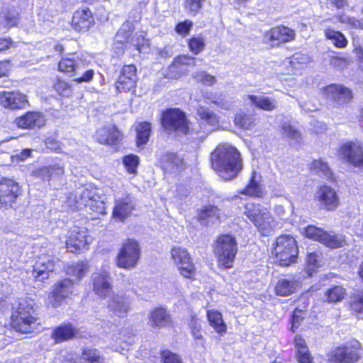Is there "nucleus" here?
I'll return each instance as SVG.
<instances>
[{
  "mask_svg": "<svg viewBox=\"0 0 363 363\" xmlns=\"http://www.w3.org/2000/svg\"><path fill=\"white\" fill-rule=\"evenodd\" d=\"M210 163L211 168L225 181L237 177L244 167L240 150L225 142L219 143L211 152Z\"/></svg>",
  "mask_w": 363,
  "mask_h": 363,
  "instance_id": "f257e3e1",
  "label": "nucleus"
},
{
  "mask_svg": "<svg viewBox=\"0 0 363 363\" xmlns=\"http://www.w3.org/2000/svg\"><path fill=\"white\" fill-rule=\"evenodd\" d=\"M8 327L20 335H33L41 327L40 318L35 306L27 301L18 302L11 308Z\"/></svg>",
  "mask_w": 363,
  "mask_h": 363,
  "instance_id": "f03ea898",
  "label": "nucleus"
},
{
  "mask_svg": "<svg viewBox=\"0 0 363 363\" xmlns=\"http://www.w3.org/2000/svg\"><path fill=\"white\" fill-rule=\"evenodd\" d=\"M113 287L111 275L107 271H100L94 275L92 278L94 293L100 298L109 297L108 308L116 316L123 318L125 316L130 307L121 296L113 293Z\"/></svg>",
  "mask_w": 363,
  "mask_h": 363,
  "instance_id": "7ed1b4c3",
  "label": "nucleus"
},
{
  "mask_svg": "<svg viewBox=\"0 0 363 363\" xmlns=\"http://www.w3.org/2000/svg\"><path fill=\"white\" fill-rule=\"evenodd\" d=\"M212 247L218 269H233L239 251L236 237L228 233H220L215 238Z\"/></svg>",
  "mask_w": 363,
  "mask_h": 363,
  "instance_id": "20e7f679",
  "label": "nucleus"
},
{
  "mask_svg": "<svg viewBox=\"0 0 363 363\" xmlns=\"http://www.w3.org/2000/svg\"><path fill=\"white\" fill-rule=\"evenodd\" d=\"M160 124L167 135H188L193 133L191 122L185 111L179 108H167L161 111Z\"/></svg>",
  "mask_w": 363,
  "mask_h": 363,
  "instance_id": "39448f33",
  "label": "nucleus"
},
{
  "mask_svg": "<svg viewBox=\"0 0 363 363\" xmlns=\"http://www.w3.org/2000/svg\"><path fill=\"white\" fill-rule=\"evenodd\" d=\"M299 256L298 241L289 234L278 235L272 244L271 257L281 267H289L297 263Z\"/></svg>",
  "mask_w": 363,
  "mask_h": 363,
  "instance_id": "423d86ee",
  "label": "nucleus"
},
{
  "mask_svg": "<svg viewBox=\"0 0 363 363\" xmlns=\"http://www.w3.org/2000/svg\"><path fill=\"white\" fill-rule=\"evenodd\" d=\"M244 213L262 235H269L278 225L270 210L266 207H261L259 203H245Z\"/></svg>",
  "mask_w": 363,
  "mask_h": 363,
  "instance_id": "0eeeda50",
  "label": "nucleus"
},
{
  "mask_svg": "<svg viewBox=\"0 0 363 363\" xmlns=\"http://www.w3.org/2000/svg\"><path fill=\"white\" fill-rule=\"evenodd\" d=\"M362 356L363 346L356 339L332 348L326 355L329 363H357Z\"/></svg>",
  "mask_w": 363,
  "mask_h": 363,
  "instance_id": "6e6552de",
  "label": "nucleus"
},
{
  "mask_svg": "<svg viewBox=\"0 0 363 363\" xmlns=\"http://www.w3.org/2000/svg\"><path fill=\"white\" fill-rule=\"evenodd\" d=\"M170 257L180 276L183 279L194 281L198 276V269L194 258L185 247L174 245L170 250Z\"/></svg>",
  "mask_w": 363,
  "mask_h": 363,
  "instance_id": "1a4fd4ad",
  "label": "nucleus"
},
{
  "mask_svg": "<svg viewBox=\"0 0 363 363\" xmlns=\"http://www.w3.org/2000/svg\"><path fill=\"white\" fill-rule=\"evenodd\" d=\"M141 247L139 241L127 238L122 242L115 258L116 264L120 269H134L141 257Z\"/></svg>",
  "mask_w": 363,
  "mask_h": 363,
  "instance_id": "9d476101",
  "label": "nucleus"
},
{
  "mask_svg": "<svg viewBox=\"0 0 363 363\" xmlns=\"http://www.w3.org/2000/svg\"><path fill=\"white\" fill-rule=\"evenodd\" d=\"M336 153L342 162L363 169V142L360 140H346L340 143Z\"/></svg>",
  "mask_w": 363,
  "mask_h": 363,
  "instance_id": "9b49d317",
  "label": "nucleus"
},
{
  "mask_svg": "<svg viewBox=\"0 0 363 363\" xmlns=\"http://www.w3.org/2000/svg\"><path fill=\"white\" fill-rule=\"evenodd\" d=\"M74 282L70 278H60L54 282L48 294V304L52 308L60 307L74 296Z\"/></svg>",
  "mask_w": 363,
  "mask_h": 363,
  "instance_id": "f8f14e48",
  "label": "nucleus"
},
{
  "mask_svg": "<svg viewBox=\"0 0 363 363\" xmlns=\"http://www.w3.org/2000/svg\"><path fill=\"white\" fill-rule=\"evenodd\" d=\"M135 30V27L133 23L130 21H125L117 30L114 37L113 46L115 49L119 50V54L122 55L124 53L128 43L133 45L137 50L140 51L143 45L140 40L143 42L145 38L143 35H138L136 36L135 43H133L135 39L133 35Z\"/></svg>",
  "mask_w": 363,
  "mask_h": 363,
  "instance_id": "ddd939ff",
  "label": "nucleus"
},
{
  "mask_svg": "<svg viewBox=\"0 0 363 363\" xmlns=\"http://www.w3.org/2000/svg\"><path fill=\"white\" fill-rule=\"evenodd\" d=\"M19 183L12 177H0V208H12L22 194Z\"/></svg>",
  "mask_w": 363,
  "mask_h": 363,
  "instance_id": "4468645a",
  "label": "nucleus"
},
{
  "mask_svg": "<svg viewBox=\"0 0 363 363\" xmlns=\"http://www.w3.org/2000/svg\"><path fill=\"white\" fill-rule=\"evenodd\" d=\"M296 38V30L284 25L273 26L263 34L264 42L269 44L271 48H277L291 43Z\"/></svg>",
  "mask_w": 363,
  "mask_h": 363,
  "instance_id": "2eb2a0df",
  "label": "nucleus"
},
{
  "mask_svg": "<svg viewBox=\"0 0 363 363\" xmlns=\"http://www.w3.org/2000/svg\"><path fill=\"white\" fill-rule=\"evenodd\" d=\"M138 79L136 66L133 63L123 65L114 84L116 91L118 94L135 91Z\"/></svg>",
  "mask_w": 363,
  "mask_h": 363,
  "instance_id": "dca6fc26",
  "label": "nucleus"
},
{
  "mask_svg": "<svg viewBox=\"0 0 363 363\" xmlns=\"http://www.w3.org/2000/svg\"><path fill=\"white\" fill-rule=\"evenodd\" d=\"M69 24L78 33H87L96 26L95 15L89 8L79 7L73 12Z\"/></svg>",
  "mask_w": 363,
  "mask_h": 363,
  "instance_id": "f3484780",
  "label": "nucleus"
},
{
  "mask_svg": "<svg viewBox=\"0 0 363 363\" xmlns=\"http://www.w3.org/2000/svg\"><path fill=\"white\" fill-rule=\"evenodd\" d=\"M88 231L84 227L74 225L69 228L65 240V247L69 253H79L88 247Z\"/></svg>",
  "mask_w": 363,
  "mask_h": 363,
  "instance_id": "a211bd4d",
  "label": "nucleus"
},
{
  "mask_svg": "<svg viewBox=\"0 0 363 363\" xmlns=\"http://www.w3.org/2000/svg\"><path fill=\"white\" fill-rule=\"evenodd\" d=\"M302 284L296 275L285 274L278 278L274 285V293L277 297H290L296 294Z\"/></svg>",
  "mask_w": 363,
  "mask_h": 363,
  "instance_id": "6ab92c4d",
  "label": "nucleus"
},
{
  "mask_svg": "<svg viewBox=\"0 0 363 363\" xmlns=\"http://www.w3.org/2000/svg\"><path fill=\"white\" fill-rule=\"evenodd\" d=\"M322 93L339 106L348 104L354 99L352 90L341 84H329L322 88Z\"/></svg>",
  "mask_w": 363,
  "mask_h": 363,
  "instance_id": "aec40b11",
  "label": "nucleus"
},
{
  "mask_svg": "<svg viewBox=\"0 0 363 363\" xmlns=\"http://www.w3.org/2000/svg\"><path fill=\"white\" fill-rule=\"evenodd\" d=\"M0 106L8 110L19 111L29 106L28 96L19 90L1 91Z\"/></svg>",
  "mask_w": 363,
  "mask_h": 363,
  "instance_id": "412c9836",
  "label": "nucleus"
},
{
  "mask_svg": "<svg viewBox=\"0 0 363 363\" xmlns=\"http://www.w3.org/2000/svg\"><path fill=\"white\" fill-rule=\"evenodd\" d=\"M65 174V164L59 157L54 159L52 164L40 166L33 172V175L44 181L61 179Z\"/></svg>",
  "mask_w": 363,
  "mask_h": 363,
  "instance_id": "4be33fe9",
  "label": "nucleus"
},
{
  "mask_svg": "<svg viewBox=\"0 0 363 363\" xmlns=\"http://www.w3.org/2000/svg\"><path fill=\"white\" fill-rule=\"evenodd\" d=\"M195 64L194 57L187 54L177 55L168 66L164 77L169 79H178L186 74L189 67L194 66Z\"/></svg>",
  "mask_w": 363,
  "mask_h": 363,
  "instance_id": "5701e85b",
  "label": "nucleus"
},
{
  "mask_svg": "<svg viewBox=\"0 0 363 363\" xmlns=\"http://www.w3.org/2000/svg\"><path fill=\"white\" fill-rule=\"evenodd\" d=\"M315 199L319 203L320 208L333 211L340 206V197L335 190L330 185L322 184L318 186Z\"/></svg>",
  "mask_w": 363,
  "mask_h": 363,
  "instance_id": "b1692460",
  "label": "nucleus"
},
{
  "mask_svg": "<svg viewBox=\"0 0 363 363\" xmlns=\"http://www.w3.org/2000/svg\"><path fill=\"white\" fill-rule=\"evenodd\" d=\"M123 137V133L116 124L104 125L98 128L94 134V139L98 143L107 146L119 145Z\"/></svg>",
  "mask_w": 363,
  "mask_h": 363,
  "instance_id": "393cba45",
  "label": "nucleus"
},
{
  "mask_svg": "<svg viewBox=\"0 0 363 363\" xmlns=\"http://www.w3.org/2000/svg\"><path fill=\"white\" fill-rule=\"evenodd\" d=\"M79 337V328L70 322H65L55 326L50 333V338L55 345L68 342Z\"/></svg>",
  "mask_w": 363,
  "mask_h": 363,
  "instance_id": "a878e982",
  "label": "nucleus"
},
{
  "mask_svg": "<svg viewBox=\"0 0 363 363\" xmlns=\"http://www.w3.org/2000/svg\"><path fill=\"white\" fill-rule=\"evenodd\" d=\"M14 123L22 130L39 129L45 125V118L43 113L38 111H28L17 116Z\"/></svg>",
  "mask_w": 363,
  "mask_h": 363,
  "instance_id": "bb28decb",
  "label": "nucleus"
},
{
  "mask_svg": "<svg viewBox=\"0 0 363 363\" xmlns=\"http://www.w3.org/2000/svg\"><path fill=\"white\" fill-rule=\"evenodd\" d=\"M295 348L294 357L297 363H316L306 340L301 335H296L293 341Z\"/></svg>",
  "mask_w": 363,
  "mask_h": 363,
  "instance_id": "cd10ccee",
  "label": "nucleus"
},
{
  "mask_svg": "<svg viewBox=\"0 0 363 363\" xmlns=\"http://www.w3.org/2000/svg\"><path fill=\"white\" fill-rule=\"evenodd\" d=\"M55 269V262L54 259L39 258L33 265L31 270L33 280L43 283L45 280L49 279L50 274L53 272Z\"/></svg>",
  "mask_w": 363,
  "mask_h": 363,
  "instance_id": "c85d7f7f",
  "label": "nucleus"
},
{
  "mask_svg": "<svg viewBox=\"0 0 363 363\" xmlns=\"http://www.w3.org/2000/svg\"><path fill=\"white\" fill-rule=\"evenodd\" d=\"M135 209L133 198L130 194L125 195L115 200V205L112 211V217L123 221L125 220Z\"/></svg>",
  "mask_w": 363,
  "mask_h": 363,
  "instance_id": "c756f323",
  "label": "nucleus"
},
{
  "mask_svg": "<svg viewBox=\"0 0 363 363\" xmlns=\"http://www.w3.org/2000/svg\"><path fill=\"white\" fill-rule=\"evenodd\" d=\"M150 325L155 329L172 328L174 321L167 311L163 307H157L151 311L149 316Z\"/></svg>",
  "mask_w": 363,
  "mask_h": 363,
  "instance_id": "7c9ffc66",
  "label": "nucleus"
},
{
  "mask_svg": "<svg viewBox=\"0 0 363 363\" xmlns=\"http://www.w3.org/2000/svg\"><path fill=\"white\" fill-rule=\"evenodd\" d=\"M238 192L251 198H262L265 195V189L264 185L256 179V174L254 172L247 184Z\"/></svg>",
  "mask_w": 363,
  "mask_h": 363,
  "instance_id": "2f4dec72",
  "label": "nucleus"
},
{
  "mask_svg": "<svg viewBox=\"0 0 363 363\" xmlns=\"http://www.w3.org/2000/svg\"><path fill=\"white\" fill-rule=\"evenodd\" d=\"M57 69L65 77H73L78 72L77 60L70 55H64L57 62Z\"/></svg>",
  "mask_w": 363,
  "mask_h": 363,
  "instance_id": "473e14b6",
  "label": "nucleus"
},
{
  "mask_svg": "<svg viewBox=\"0 0 363 363\" xmlns=\"http://www.w3.org/2000/svg\"><path fill=\"white\" fill-rule=\"evenodd\" d=\"M89 270V265L87 261H77L68 264L65 267V273L69 277H72V280L79 281L84 278Z\"/></svg>",
  "mask_w": 363,
  "mask_h": 363,
  "instance_id": "72a5a7b5",
  "label": "nucleus"
},
{
  "mask_svg": "<svg viewBox=\"0 0 363 363\" xmlns=\"http://www.w3.org/2000/svg\"><path fill=\"white\" fill-rule=\"evenodd\" d=\"M323 302L336 305L341 303L347 297V289L342 285H332L323 292Z\"/></svg>",
  "mask_w": 363,
  "mask_h": 363,
  "instance_id": "f704fd0d",
  "label": "nucleus"
},
{
  "mask_svg": "<svg viewBox=\"0 0 363 363\" xmlns=\"http://www.w3.org/2000/svg\"><path fill=\"white\" fill-rule=\"evenodd\" d=\"M209 325L220 335L227 333V325L225 324L222 313L217 310H208L206 313Z\"/></svg>",
  "mask_w": 363,
  "mask_h": 363,
  "instance_id": "c9c22d12",
  "label": "nucleus"
},
{
  "mask_svg": "<svg viewBox=\"0 0 363 363\" xmlns=\"http://www.w3.org/2000/svg\"><path fill=\"white\" fill-rule=\"evenodd\" d=\"M220 209L216 205H205L197 211L196 219L204 224H208L211 219L220 220Z\"/></svg>",
  "mask_w": 363,
  "mask_h": 363,
  "instance_id": "e433bc0d",
  "label": "nucleus"
},
{
  "mask_svg": "<svg viewBox=\"0 0 363 363\" xmlns=\"http://www.w3.org/2000/svg\"><path fill=\"white\" fill-rule=\"evenodd\" d=\"M152 123L150 121H144L135 124V143L138 147L147 143L152 134Z\"/></svg>",
  "mask_w": 363,
  "mask_h": 363,
  "instance_id": "4c0bfd02",
  "label": "nucleus"
},
{
  "mask_svg": "<svg viewBox=\"0 0 363 363\" xmlns=\"http://www.w3.org/2000/svg\"><path fill=\"white\" fill-rule=\"evenodd\" d=\"M233 122L237 128L248 130L255 127L256 118L253 113L240 110L235 114Z\"/></svg>",
  "mask_w": 363,
  "mask_h": 363,
  "instance_id": "58836bf2",
  "label": "nucleus"
},
{
  "mask_svg": "<svg viewBox=\"0 0 363 363\" xmlns=\"http://www.w3.org/2000/svg\"><path fill=\"white\" fill-rule=\"evenodd\" d=\"M308 315V303L303 308L296 307L292 312L290 318V329L293 333H296Z\"/></svg>",
  "mask_w": 363,
  "mask_h": 363,
  "instance_id": "ea45409f",
  "label": "nucleus"
},
{
  "mask_svg": "<svg viewBox=\"0 0 363 363\" xmlns=\"http://www.w3.org/2000/svg\"><path fill=\"white\" fill-rule=\"evenodd\" d=\"M247 97L250 101L251 104L259 109L272 111L277 108V102L274 99L265 96H258L254 94H249Z\"/></svg>",
  "mask_w": 363,
  "mask_h": 363,
  "instance_id": "a19ab883",
  "label": "nucleus"
},
{
  "mask_svg": "<svg viewBox=\"0 0 363 363\" xmlns=\"http://www.w3.org/2000/svg\"><path fill=\"white\" fill-rule=\"evenodd\" d=\"M320 243L329 248L335 249L345 245L347 244V240L345 239V235L343 234L325 230Z\"/></svg>",
  "mask_w": 363,
  "mask_h": 363,
  "instance_id": "79ce46f5",
  "label": "nucleus"
},
{
  "mask_svg": "<svg viewBox=\"0 0 363 363\" xmlns=\"http://www.w3.org/2000/svg\"><path fill=\"white\" fill-rule=\"evenodd\" d=\"M323 34H325V39L330 40L333 44V47L337 49H345L348 46L347 37L340 30L326 28L323 30Z\"/></svg>",
  "mask_w": 363,
  "mask_h": 363,
  "instance_id": "37998d69",
  "label": "nucleus"
},
{
  "mask_svg": "<svg viewBox=\"0 0 363 363\" xmlns=\"http://www.w3.org/2000/svg\"><path fill=\"white\" fill-rule=\"evenodd\" d=\"M347 309L353 315L363 314V288L356 289L350 294V298L347 302Z\"/></svg>",
  "mask_w": 363,
  "mask_h": 363,
  "instance_id": "c03bdc74",
  "label": "nucleus"
},
{
  "mask_svg": "<svg viewBox=\"0 0 363 363\" xmlns=\"http://www.w3.org/2000/svg\"><path fill=\"white\" fill-rule=\"evenodd\" d=\"M80 359L83 363H106L100 351L97 348L91 346L82 348Z\"/></svg>",
  "mask_w": 363,
  "mask_h": 363,
  "instance_id": "a18cd8bd",
  "label": "nucleus"
},
{
  "mask_svg": "<svg viewBox=\"0 0 363 363\" xmlns=\"http://www.w3.org/2000/svg\"><path fill=\"white\" fill-rule=\"evenodd\" d=\"M321 252H317L313 251V252H308L306 258L305 272L311 277L317 272L320 267V257Z\"/></svg>",
  "mask_w": 363,
  "mask_h": 363,
  "instance_id": "49530a36",
  "label": "nucleus"
},
{
  "mask_svg": "<svg viewBox=\"0 0 363 363\" xmlns=\"http://www.w3.org/2000/svg\"><path fill=\"white\" fill-rule=\"evenodd\" d=\"M186 43L189 52L194 55L201 54L206 49L205 38L201 35L191 36Z\"/></svg>",
  "mask_w": 363,
  "mask_h": 363,
  "instance_id": "de8ad7c7",
  "label": "nucleus"
},
{
  "mask_svg": "<svg viewBox=\"0 0 363 363\" xmlns=\"http://www.w3.org/2000/svg\"><path fill=\"white\" fill-rule=\"evenodd\" d=\"M123 164L128 173L136 174L140 164V157L137 155L130 153L122 157Z\"/></svg>",
  "mask_w": 363,
  "mask_h": 363,
  "instance_id": "09e8293b",
  "label": "nucleus"
},
{
  "mask_svg": "<svg viewBox=\"0 0 363 363\" xmlns=\"http://www.w3.org/2000/svg\"><path fill=\"white\" fill-rule=\"evenodd\" d=\"M197 114L200 119L211 125L219 124V117L216 113L210 111L208 108L201 106L197 110Z\"/></svg>",
  "mask_w": 363,
  "mask_h": 363,
  "instance_id": "8fccbe9b",
  "label": "nucleus"
},
{
  "mask_svg": "<svg viewBox=\"0 0 363 363\" xmlns=\"http://www.w3.org/2000/svg\"><path fill=\"white\" fill-rule=\"evenodd\" d=\"M52 87L54 90L62 97H69L72 94V85L62 78H57Z\"/></svg>",
  "mask_w": 363,
  "mask_h": 363,
  "instance_id": "3c124183",
  "label": "nucleus"
},
{
  "mask_svg": "<svg viewBox=\"0 0 363 363\" xmlns=\"http://www.w3.org/2000/svg\"><path fill=\"white\" fill-rule=\"evenodd\" d=\"M189 328L194 340L199 341L203 345H204L205 340L202 334V328L200 325L199 318L196 315L191 316L189 323Z\"/></svg>",
  "mask_w": 363,
  "mask_h": 363,
  "instance_id": "603ef678",
  "label": "nucleus"
},
{
  "mask_svg": "<svg viewBox=\"0 0 363 363\" xmlns=\"http://www.w3.org/2000/svg\"><path fill=\"white\" fill-rule=\"evenodd\" d=\"M309 169L315 174L328 175L331 173V169L328 163L321 159L313 160L309 165Z\"/></svg>",
  "mask_w": 363,
  "mask_h": 363,
  "instance_id": "864d4df0",
  "label": "nucleus"
},
{
  "mask_svg": "<svg viewBox=\"0 0 363 363\" xmlns=\"http://www.w3.org/2000/svg\"><path fill=\"white\" fill-rule=\"evenodd\" d=\"M325 230L315 225H308L304 228L303 234L305 237L320 242Z\"/></svg>",
  "mask_w": 363,
  "mask_h": 363,
  "instance_id": "5fc2aeb1",
  "label": "nucleus"
},
{
  "mask_svg": "<svg viewBox=\"0 0 363 363\" xmlns=\"http://www.w3.org/2000/svg\"><path fill=\"white\" fill-rule=\"evenodd\" d=\"M44 143L46 149L53 153L62 154L63 145L62 143L57 139L55 137L49 136L44 140Z\"/></svg>",
  "mask_w": 363,
  "mask_h": 363,
  "instance_id": "6e6d98bb",
  "label": "nucleus"
},
{
  "mask_svg": "<svg viewBox=\"0 0 363 363\" xmlns=\"http://www.w3.org/2000/svg\"><path fill=\"white\" fill-rule=\"evenodd\" d=\"M205 0H184L185 10L192 16L197 15L202 9Z\"/></svg>",
  "mask_w": 363,
  "mask_h": 363,
  "instance_id": "4d7b16f0",
  "label": "nucleus"
},
{
  "mask_svg": "<svg viewBox=\"0 0 363 363\" xmlns=\"http://www.w3.org/2000/svg\"><path fill=\"white\" fill-rule=\"evenodd\" d=\"M194 23L189 19H186L176 23L174 31L182 37H186L190 34Z\"/></svg>",
  "mask_w": 363,
  "mask_h": 363,
  "instance_id": "13d9d810",
  "label": "nucleus"
},
{
  "mask_svg": "<svg viewBox=\"0 0 363 363\" xmlns=\"http://www.w3.org/2000/svg\"><path fill=\"white\" fill-rule=\"evenodd\" d=\"M330 66L344 69L350 64V58L341 52H336L329 58Z\"/></svg>",
  "mask_w": 363,
  "mask_h": 363,
  "instance_id": "bf43d9fd",
  "label": "nucleus"
},
{
  "mask_svg": "<svg viewBox=\"0 0 363 363\" xmlns=\"http://www.w3.org/2000/svg\"><path fill=\"white\" fill-rule=\"evenodd\" d=\"M87 206L96 216L104 215L106 213V203L104 201L99 199H90Z\"/></svg>",
  "mask_w": 363,
  "mask_h": 363,
  "instance_id": "052dcab7",
  "label": "nucleus"
},
{
  "mask_svg": "<svg viewBox=\"0 0 363 363\" xmlns=\"http://www.w3.org/2000/svg\"><path fill=\"white\" fill-rule=\"evenodd\" d=\"M162 363H184L182 357L177 353L169 350H162L160 352Z\"/></svg>",
  "mask_w": 363,
  "mask_h": 363,
  "instance_id": "680f3d73",
  "label": "nucleus"
},
{
  "mask_svg": "<svg viewBox=\"0 0 363 363\" xmlns=\"http://www.w3.org/2000/svg\"><path fill=\"white\" fill-rule=\"evenodd\" d=\"M195 77L198 82L206 86H213L216 83V78L206 72H200L196 73Z\"/></svg>",
  "mask_w": 363,
  "mask_h": 363,
  "instance_id": "e2e57ef3",
  "label": "nucleus"
},
{
  "mask_svg": "<svg viewBox=\"0 0 363 363\" xmlns=\"http://www.w3.org/2000/svg\"><path fill=\"white\" fill-rule=\"evenodd\" d=\"M15 47L16 43L10 37H0V55Z\"/></svg>",
  "mask_w": 363,
  "mask_h": 363,
  "instance_id": "0e129e2a",
  "label": "nucleus"
},
{
  "mask_svg": "<svg viewBox=\"0 0 363 363\" xmlns=\"http://www.w3.org/2000/svg\"><path fill=\"white\" fill-rule=\"evenodd\" d=\"M94 71L92 69H86L81 76L73 79L76 84L89 83L94 79Z\"/></svg>",
  "mask_w": 363,
  "mask_h": 363,
  "instance_id": "69168bd1",
  "label": "nucleus"
},
{
  "mask_svg": "<svg viewBox=\"0 0 363 363\" xmlns=\"http://www.w3.org/2000/svg\"><path fill=\"white\" fill-rule=\"evenodd\" d=\"M11 69V60L4 59L0 60V78L8 77Z\"/></svg>",
  "mask_w": 363,
  "mask_h": 363,
  "instance_id": "338daca9",
  "label": "nucleus"
},
{
  "mask_svg": "<svg viewBox=\"0 0 363 363\" xmlns=\"http://www.w3.org/2000/svg\"><path fill=\"white\" fill-rule=\"evenodd\" d=\"M353 53L356 55V62L363 68V48L360 45L354 46Z\"/></svg>",
  "mask_w": 363,
  "mask_h": 363,
  "instance_id": "774afa93",
  "label": "nucleus"
}]
</instances>
